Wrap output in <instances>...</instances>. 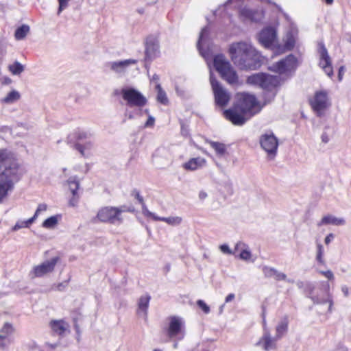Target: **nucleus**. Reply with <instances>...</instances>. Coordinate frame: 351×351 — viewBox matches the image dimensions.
<instances>
[{
    "instance_id": "obj_38",
    "label": "nucleus",
    "mask_w": 351,
    "mask_h": 351,
    "mask_svg": "<svg viewBox=\"0 0 351 351\" xmlns=\"http://www.w3.org/2000/svg\"><path fill=\"white\" fill-rule=\"evenodd\" d=\"M58 223V219L56 216H51L45 219L43 223V226L45 228H53Z\"/></svg>"
},
{
    "instance_id": "obj_40",
    "label": "nucleus",
    "mask_w": 351,
    "mask_h": 351,
    "mask_svg": "<svg viewBox=\"0 0 351 351\" xmlns=\"http://www.w3.org/2000/svg\"><path fill=\"white\" fill-rule=\"evenodd\" d=\"M13 332V328H12V326L11 324H10L9 323H5L1 330V334L0 335H6V338H8V336L10 334H12Z\"/></svg>"
},
{
    "instance_id": "obj_10",
    "label": "nucleus",
    "mask_w": 351,
    "mask_h": 351,
    "mask_svg": "<svg viewBox=\"0 0 351 351\" xmlns=\"http://www.w3.org/2000/svg\"><path fill=\"white\" fill-rule=\"evenodd\" d=\"M210 82L214 93L216 105L220 107L226 106L230 99V93L214 77L212 73H210Z\"/></svg>"
},
{
    "instance_id": "obj_49",
    "label": "nucleus",
    "mask_w": 351,
    "mask_h": 351,
    "mask_svg": "<svg viewBox=\"0 0 351 351\" xmlns=\"http://www.w3.org/2000/svg\"><path fill=\"white\" fill-rule=\"evenodd\" d=\"M132 195L135 197V198L138 201L140 204H143L144 202L143 197L140 195L139 191L136 189H134L132 192Z\"/></svg>"
},
{
    "instance_id": "obj_14",
    "label": "nucleus",
    "mask_w": 351,
    "mask_h": 351,
    "mask_svg": "<svg viewBox=\"0 0 351 351\" xmlns=\"http://www.w3.org/2000/svg\"><path fill=\"white\" fill-rule=\"evenodd\" d=\"M318 53L319 55V66L328 76H332L333 69L331 59L324 44L322 42L318 43Z\"/></svg>"
},
{
    "instance_id": "obj_50",
    "label": "nucleus",
    "mask_w": 351,
    "mask_h": 351,
    "mask_svg": "<svg viewBox=\"0 0 351 351\" xmlns=\"http://www.w3.org/2000/svg\"><path fill=\"white\" fill-rule=\"evenodd\" d=\"M319 272L328 280H332L334 278L333 273L330 270L319 271Z\"/></svg>"
},
{
    "instance_id": "obj_37",
    "label": "nucleus",
    "mask_w": 351,
    "mask_h": 351,
    "mask_svg": "<svg viewBox=\"0 0 351 351\" xmlns=\"http://www.w3.org/2000/svg\"><path fill=\"white\" fill-rule=\"evenodd\" d=\"M9 71L15 75H19L24 71V66L20 62L16 61L14 64L9 65Z\"/></svg>"
},
{
    "instance_id": "obj_26",
    "label": "nucleus",
    "mask_w": 351,
    "mask_h": 351,
    "mask_svg": "<svg viewBox=\"0 0 351 351\" xmlns=\"http://www.w3.org/2000/svg\"><path fill=\"white\" fill-rule=\"evenodd\" d=\"M52 330L59 335H62L68 327V324L63 320H53L50 323Z\"/></svg>"
},
{
    "instance_id": "obj_29",
    "label": "nucleus",
    "mask_w": 351,
    "mask_h": 351,
    "mask_svg": "<svg viewBox=\"0 0 351 351\" xmlns=\"http://www.w3.org/2000/svg\"><path fill=\"white\" fill-rule=\"evenodd\" d=\"M21 97L20 93L13 90L10 91L5 97L1 99V104H12L17 101Z\"/></svg>"
},
{
    "instance_id": "obj_27",
    "label": "nucleus",
    "mask_w": 351,
    "mask_h": 351,
    "mask_svg": "<svg viewBox=\"0 0 351 351\" xmlns=\"http://www.w3.org/2000/svg\"><path fill=\"white\" fill-rule=\"evenodd\" d=\"M235 250H241L239 257L241 259L244 261H249L251 258L252 254L248 249V247L242 242H239L236 244Z\"/></svg>"
},
{
    "instance_id": "obj_58",
    "label": "nucleus",
    "mask_w": 351,
    "mask_h": 351,
    "mask_svg": "<svg viewBox=\"0 0 351 351\" xmlns=\"http://www.w3.org/2000/svg\"><path fill=\"white\" fill-rule=\"evenodd\" d=\"M125 117H128L129 119H132L134 118V113L132 112H130L128 110L125 111Z\"/></svg>"
},
{
    "instance_id": "obj_33",
    "label": "nucleus",
    "mask_w": 351,
    "mask_h": 351,
    "mask_svg": "<svg viewBox=\"0 0 351 351\" xmlns=\"http://www.w3.org/2000/svg\"><path fill=\"white\" fill-rule=\"evenodd\" d=\"M155 221H162L171 226H178L181 223L182 219L180 217H154Z\"/></svg>"
},
{
    "instance_id": "obj_57",
    "label": "nucleus",
    "mask_w": 351,
    "mask_h": 351,
    "mask_svg": "<svg viewBox=\"0 0 351 351\" xmlns=\"http://www.w3.org/2000/svg\"><path fill=\"white\" fill-rule=\"evenodd\" d=\"M207 193L204 191H202L199 193V198L201 200L205 199L207 197Z\"/></svg>"
},
{
    "instance_id": "obj_36",
    "label": "nucleus",
    "mask_w": 351,
    "mask_h": 351,
    "mask_svg": "<svg viewBox=\"0 0 351 351\" xmlns=\"http://www.w3.org/2000/svg\"><path fill=\"white\" fill-rule=\"evenodd\" d=\"M67 183L73 195L75 196L77 195V191L78 190L80 186V183L79 181L77 180V177L73 176L69 178V180H67Z\"/></svg>"
},
{
    "instance_id": "obj_34",
    "label": "nucleus",
    "mask_w": 351,
    "mask_h": 351,
    "mask_svg": "<svg viewBox=\"0 0 351 351\" xmlns=\"http://www.w3.org/2000/svg\"><path fill=\"white\" fill-rule=\"evenodd\" d=\"M29 32V26L22 25L18 27L14 34L15 38L18 40H23Z\"/></svg>"
},
{
    "instance_id": "obj_9",
    "label": "nucleus",
    "mask_w": 351,
    "mask_h": 351,
    "mask_svg": "<svg viewBox=\"0 0 351 351\" xmlns=\"http://www.w3.org/2000/svg\"><path fill=\"white\" fill-rule=\"evenodd\" d=\"M310 105L318 117H321L324 111L330 106V102L326 90H318L309 101Z\"/></svg>"
},
{
    "instance_id": "obj_32",
    "label": "nucleus",
    "mask_w": 351,
    "mask_h": 351,
    "mask_svg": "<svg viewBox=\"0 0 351 351\" xmlns=\"http://www.w3.org/2000/svg\"><path fill=\"white\" fill-rule=\"evenodd\" d=\"M288 329V321L285 318L282 320L276 326L275 337L280 339L287 332Z\"/></svg>"
},
{
    "instance_id": "obj_43",
    "label": "nucleus",
    "mask_w": 351,
    "mask_h": 351,
    "mask_svg": "<svg viewBox=\"0 0 351 351\" xmlns=\"http://www.w3.org/2000/svg\"><path fill=\"white\" fill-rule=\"evenodd\" d=\"M141 206H142V213L143 214L146 216V217H152L153 219H154V217H158L157 215H156L154 213L150 212L146 205L145 204L144 202H143V204H141Z\"/></svg>"
},
{
    "instance_id": "obj_25",
    "label": "nucleus",
    "mask_w": 351,
    "mask_h": 351,
    "mask_svg": "<svg viewBox=\"0 0 351 351\" xmlns=\"http://www.w3.org/2000/svg\"><path fill=\"white\" fill-rule=\"evenodd\" d=\"M332 224L335 226H341L345 224V220L343 218H337L335 216L328 215L324 216L322 220L317 223L318 226L323 225Z\"/></svg>"
},
{
    "instance_id": "obj_17",
    "label": "nucleus",
    "mask_w": 351,
    "mask_h": 351,
    "mask_svg": "<svg viewBox=\"0 0 351 351\" xmlns=\"http://www.w3.org/2000/svg\"><path fill=\"white\" fill-rule=\"evenodd\" d=\"M160 53L159 43L156 38L149 36L145 40V60H152Z\"/></svg>"
},
{
    "instance_id": "obj_42",
    "label": "nucleus",
    "mask_w": 351,
    "mask_h": 351,
    "mask_svg": "<svg viewBox=\"0 0 351 351\" xmlns=\"http://www.w3.org/2000/svg\"><path fill=\"white\" fill-rule=\"evenodd\" d=\"M71 0H58L59 7L58 10V14L59 15L64 9L68 7L69 2Z\"/></svg>"
},
{
    "instance_id": "obj_56",
    "label": "nucleus",
    "mask_w": 351,
    "mask_h": 351,
    "mask_svg": "<svg viewBox=\"0 0 351 351\" xmlns=\"http://www.w3.org/2000/svg\"><path fill=\"white\" fill-rule=\"evenodd\" d=\"M274 5L278 8V10L281 12L284 16L285 17V19L289 21V16L287 15V14L283 12L282 11V9L281 8V7L276 3H274Z\"/></svg>"
},
{
    "instance_id": "obj_41",
    "label": "nucleus",
    "mask_w": 351,
    "mask_h": 351,
    "mask_svg": "<svg viewBox=\"0 0 351 351\" xmlns=\"http://www.w3.org/2000/svg\"><path fill=\"white\" fill-rule=\"evenodd\" d=\"M197 305L204 311V313L208 314L210 313V307L202 300L197 301Z\"/></svg>"
},
{
    "instance_id": "obj_52",
    "label": "nucleus",
    "mask_w": 351,
    "mask_h": 351,
    "mask_svg": "<svg viewBox=\"0 0 351 351\" xmlns=\"http://www.w3.org/2000/svg\"><path fill=\"white\" fill-rule=\"evenodd\" d=\"M334 238V234L332 233H330L329 234H328L325 239H324V242L326 245L329 244L331 241Z\"/></svg>"
},
{
    "instance_id": "obj_61",
    "label": "nucleus",
    "mask_w": 351,
    "mask_h": 351,
    "mask_svg": "<svg viewBox=\"0 0 351 351\" xmlns=\"http://www.w3.org/2000/svg\"><path fill=\"white\" fill-rule=\"evenodd\" d=\"M46 345L47 347H49L51 349H55L59 346V343H47Z\"/></svg>"
},
{
    "instance_id": "obj_3",
    "label": "nucleus",
    "mask_w": 351,
    "mask_h": 351,
    "mask_svg": "<svg viewBox=\"0 0 351 351\" xmlns=\"http://www.w3.org/2000/svg\"><path fill=\"white\" fill-rule=\"evenodd\" d=\"M213 64L222 78L227 81L228 83L230 84H235L238 82L237 72L233 69L231 64L223 55H216L213 59Z\"/></svg>"
},
{
    "instance_id": "obj_6",
    "label": "nucleus",
    "mask_w": 351,
    "mask_h": 351,
    "mask_svg": "<svg viewBox=\"0 0 351 351\" xmlns=\"http://www.w3.org/2000/svg\"><path fill=\"white\" fill-rule=\"evenodd\" d=\"M234 106L243 114H246L249 117L258 113L261 110L256 97L247 93L241 94Z\"/></svg>"
},
{
    "instance_id": "obj_16",
    "label": "nucleus",
    "mask_w": 351,
    "mask_h": 351,
    "mask_svg": "<svg viewBox=\"0 0 351 351\" xmlns=\"http://www.w3.org/2000/svg\"><path fill=\"white\" fill-rule=\"evenodd\" d=\"M184 322L181 317L172 316L169 317V324L167 329V334L170 338L176 337L181 335L180 339L184 337L183 331Z\"/></svg>"
},
{
    "instance_id": "obj_55",
    "label": "nucleus",
    "mask_w": 351,
    "mask_h": 351,
    "mask_svg": "<svg viewBox=\"0 0 351 351\" xmlns=\"http://www.w3.org/2000/svg\"><path fill=\"white\" fill-rule=\"evenodd\" d=\"M235 298V295L234 293H230L228 294L226 299H225V302L226 303H228L230 302H231L232 300H233Z\"/></svg>"
},
{
    "instance_id": "obj_18",
    "label": "nucleus",
    "mask_w": 351,
    "mask_h": 351,
    "mask_svg": "<svg viewBox=\"0 0 351 351\" xmlns=\"http://www.w3.org/2000/svg\"><path fill=\"white\" fill-rule=\"evenodd\" d=\"M225 117L230 121L234 125H242L250 118L245 117L246 114H243L236 106L232 108L226 110L223 112Z\"/></svg>"
},
{
    "instance_id": "obj_11",
    "label": "nucleus",
    "mask_w": 351,
    "mask_h": 351,
    "mask_svg": "<svg viewBox=\"0 0 351 351\" xmlns=\"http://www.w3.org/2000/svg\"><path fill=\"white\" fill-rule=\"evenodd\" d=\"M298 65L297 58L292 54L288 55L278 62L271 64L269 69L270 71L279 74H285L296 69Z\"/></svg>"
},
{
    "instance_id": "obj_63",
    "label": "nucleus",
    "mask_w": 351,
    "mask_h": 351,
    "mask_svg": "<svg viewBox=\"0 0 351 351\" xmlns=\"http://www.w3.org/2000/svg\"><path fill=\"white\" fill-rule=\"evenodd\" d=\"M176 90L177 94L179 95L180 96L183 97L184 95V91L182 90H180V88L178 87H176Z\"/></svg>"
},
{
    "instance_id": "obj_19",
    "label": "nucleus",
    "mask_w": 351,
    "mask_h": 351,
    "mask_svg": "<svg viewBox=\"0 0 351 351\" xmlns=\"http://www.w3.org/2000/svg\"><path fill=\"white\" fill-rule=\"evenodd\" d=\"M278 340L276 337H271L269 330L265 328L263 336L256 345L262 348L265 351H269L276 349Z\"/></svg>"
},
{
    "instance_id": "obj_62",
    "label": "nucleus",
    "mask_w": 351,
    "mask_h": 351,
    "mask_svg": "<svg viewBox=\"0 0 351 351\" xmlns=\"http://www.w3.org/2000/svg\"><path fill=\"white\" fill-rule=\"evenodd\" d=\"M83 145L84 146L85 149H90L93 147V143L91 142H87Z\"/></svg>"
},
{
    "instance_id": "obj_47",
    "label": "nucleus",
    "mask_w": 351,
    "mask_h": 351,
    "mask_svg": "<svg viewBox=\"0 0 351 351\" xmlns=\"http://www.w3.org/2000/svg\"><path fill=\"white\" fill-rule=\"evenodd\" d=\"M219 249L224 254H232V250L230 249L229 246L226 244L221 245L219 246Z\"/></svg>"
},
{
    "instance_id": "obj_46",
    "label": "nucleus",
    "mask_w": 351,
    "mask_h": 351,
    "mask_svg": "<svg viewBox=\"0 0 351 351\" xmlns=\"http://www.w3.org/2000/svg\"><path fill=\"white\" fill-rule=\"evenodd\" d=\"M88 136H89V134H88V132H84V131H78L76 133V137L78 140L86 139L88 137Z\"/></svg>"
},
{
    "instance_id": "obj_30",
    "label": "nucleus",
    "mask_w": 351,
    "mask_h": 351,
    "mask_svg": "<svg viewBox=\"0 0 351 351\" xmlns=\"http://www.w3.org/2000/svg\"><path fill=\"white\" fill-rule=\"evenodd\" d=\"M208 143L215 151L216 154L218 156L222 157L226 154V147L225 144H223L222 143H219V142L212 141H208Z\"/></svg>"
},
{
    "instance_id": "obj_31",
    "label": "nucleus",
    "mask_w": 351,
    "mask_h": 351,
    "mask_svg": "<svg viewBox=\"0 0 351 351\" xmlns=\"http://www.w3.org/2000/svg\"><path fill=\"white\" fill-rule=\"evenodd\" d=\"M209 29L207 27H204L199 34V40L197 41V47L200 54L204 58L206 57V53L202 49V44L204 41L205 37L208 36Z\"/></svg>"
},
{
    "instance_id": "obj_13",
    "label": "nucleus",
    "mask_w": 351,
    "mask_h": 351,
    "mask_svg": "<svg viewBox=\"0 0 351 351\" xmlns=\"http://www.w3.org/2000/svg\"><path fill=\"white\" fill-rule=\"evenodd\" d=\"M59 260L58 257H53L50 260H47L40 265L33 267L29 275L32 278L43 277L45 275L53 271Z\"/></svg>"
},
{
    "instance_id": "obj_24",
    "label": "nucleus",
    "mask_w": 351,
    "mask_h": 351,
    "mask_svg": "<svg viewBox=\"0 0 351 351\" xmlns=\"http://www.w3.org/2000/svg\"><path fill=\"white\" fill-rule=\"evenodd\" d=\"M150 299V295L145 294L139 298L138 302L137 314L139 316H142L145 319H147V309L149 307Z\"/></svg>"
},
{
    "instance_id": "obj_44",
    "label": "nucleus",
    "mask_w": 351,
    "mask_h": 351,
    "mask_svg": "<svg viewBox=\"0 0 351 351\" xmlns=\"http://www.w3.org/2000/svg\"><path fill=\"white\" fill-rule=\"evenodd\" d=\"M68 283H69V282L67 280H66L62 282L58 283L57 285H54L53 289H55L56 290H58L59 291H62L68 286Z\"/></svg>"
},
{
    "instance_id": "obj_21",
    "label": "nucleus",
    "mask_w": 351,
    "mask_h": 351,
    "mask_svg": "<svg viewBox=\"0 0 351 351\" xmlns=\"http://www.w3.org/2000/svg\"><path fill=\"white\" fill-rule=\"evenodd\" d=\"M240 16L245 21L260 22L264 16V12L261 10H253L244 7L240 10Z\"/></svg>"
},
{
    "instance_id": "obj_5",
    "label": "nucleus",
    "mask_w": 351,
    "mask_h": 351,
    "mask_svg": "<svg viewBox=\"0 0 351 351\" xmlns=\"http://www.w3.org/2000/svg\"><path fill=\"white\" fill-rule=\"evenodd\" d=\"M249 84L258 86L263 89L270 90L277 86L279 83V77L264 73L253 74L247 78Z\"/></svg>"
},
{
    "instance_id": "obj_64",
    "label": "nucleus",
    "mask_w": 351,
    "mask_h": 351,
    "mask_svg": "<svg viewBox=\"0 0 351 351\" xmlns=\"http://www.w3.org/2000/svg\"><path fill=\"white\" fill-rule=\"evenodd\" d=\"M151 80H152V81H153V82H158V80H159V76H158V75H156V74H154V75L152 76V77Z\"/></svg>"
},
{
    "instance_id": "obj_28",
    "label": "nucleus",
    "mask_w": 351,
    "mask_h": 351,
    "mask_svg": "<svg viewBox=\"0 0 351 351\" xmlns=\"http://www.w3.org/2000/svg\"><path fill=\"white\" fill-rule=\"evenodd\" d=\"M297 29L294 27H291V30L287 33L285 36V45L287 49L290 50L294 47Z\"/></svg>"
},
{
    "instance_id": "obj_60",
    "label": "nucleus",
    "mask_w": 351,
    "mask_h": 351,
    "mask_svg": "<svg viewBox=\"0 0 351 351\" xmlns=\"http://www.w3.org/2000/svg\"><path fill=\"white\" fill-rule=\"evenodd\" d=\"M322 141L324 143H328V141H329V138H328V135H327V134H326V133H323V134H322Z\"/></svg>"
},
{
    "instance_id": "obj_8",
    "label": "nucleus",
    "mask_w": 351,
    "mask_h": 351,
    "mask_svg": "<svg viewBox=\"0 0 351 351\" xmlns=\"http://www.w3.org/2000/svg\"><path fill=\"white\" fill-rule=\"evenodd\" d=\"M121 95L126 105L128 107H136L141 108L146 105V97L138 90L134 88L125 87L123 88L121 91Z\"/></svg>"
},
{
    "instance_id": "obj_35",
    "label": "nucleus",
    "mask_w": 351,
    "mask_h": 351,
    "mask_svg": "<svg viewBox=\"0 0 351 351\" xmlns=\"http://www.w3.org/2000/svg\"><path fill=\"white\" fill-rule=\"evenodd\" d=\"M156 88L158 90L157 100L162 104L166 105L168 104L169 100L167 97L166 93L162 90L160 84H157Z\"/></svg>"
},
{
    "instance_id": "obj_22",
    "label": "nucleus",
    "mask_w": 351,
    "mask_h": 351,
    "mask_svg": "<svg viewBox=\"0 0 351 351\" xmlns=\"http://www.w3.org/2000/svg\"><path fill=\"white\" fill-rule=\"evenodd\" d=\"M206 160L202 157L192 158L182 165V167L186 171H195L204 167Z\"/></svg>"
},
{
    "instance_id": "obj_7",
    "label": "nucleus",
    "mask_w": 351,
    "mask_h": 351,
    "mask_svg": "<svg viewBox=\"0 0 351 351\" xmlns=\"http://www.w3.org/2000/svg\"><path fill=\"white\" fill-rule=\"evenodd\" d=\"M125 211H127L125 206L119 208L106 206L99 210L97 218L101 222H108L110 223H121L122 218L121 217V214ZM128 211H132V210L128 209Z\"/></svg>"
},
{
    "instance_id": "obj_2",
    "label": "nucleus",
    "mask_w": 351,
    "mask_h": 351,
    "mask_svg": "<svg viewBox=\"0 0 351 351\" xmlns=\"http://www.w3.org/2000/svg\"><path fill=\"white\" fill-rule=\"evenodd\" d=\"M229 53L234 64L241 70H256L261 64L260 53L250 43H232Z\"/></svg>"
},
{
    "instance_id": "obj_23",
    "label": "nucleus",
    "mask_w": 351,
    "mask_h": 351,
    "mask_svg": "<svg viewBox=\"0 0 351 351\" xmlns=\"http://www.w3.org/2000/svg\"><path fill=\"white\" fill-rule=\"evenodd\" d=\"M262 271L265 278H274L276 281L287 280V275L274 267L264 266Z\"/></svg>"
},
{
    "instance_id": "obj_15",
    "label": "nucleus",
    "mask_w": 351,
    "mask_h": 351,
    "mask_svg": "<svg viewBox=\"0 0 351 351\" xmlns=\"http://www.w3.org/2000/svg\"><path fill=\"white\" fill-rule=\"evenodd\" d=\"M260 43L266 48H271L274 46L276 40V31L272 27L264 28L258 35Z\"/></svg>"
},
{
    "instance_id": "obj_45",
    "label": "nucleus",
    "mask_w": 351,
    "mask_h": 351,
    "mask_svg": "<svg viewBox=\"0 0 351 351\" xmlns=\"http://www.w3.org/2000/svg\"><path fill=\"white\" fill-rule=\"evenodd\" d=\"M75 149H77L82 156L84 157H86V154L85 152V147L83 145H81V144H79V143H76L75 145Z\"/></svg>"
},
{
    "instance_id": "obj_39",
    "label": "nucleus",
    "mask_w": 351,
    "mask_h": 351,
    "mask_svg": "<svg viewBox=\"0 0 351 351\" xmlns=\"http://www.w3.org/2000/svg\"><path fill=\"white\" fill-rule=\"evenodd\" d=\"M317 256H316V259L317 261L321 263V264H324V261L323 259V254H324V247H323V245L320 243H318L317 245Z\"/></svg>"
},
{
    "instance_id": "obj_1",
    "label": "nucleus",
    "mask_w": 351,
    "mask_h": 351,
    "mask_svg": "<svg viewBox=\"0 0 351 351\" xmlns=\"http://www.w3.org/2000/svg\"><path fill=\"white\" fill-rule=\"evenodd\" d=\"M19 165L13 155L0 149V203L3 202L19 180Z\"/></svg>"
},
{
    "instance_id": "obj_20",
    "label": "nucleus",
    "mask_w": 351,
    "mask_h": 351,
    "mask_svg": "<svg viewBox=\"0 0 351 351\" xmlns=\"http://www.w3.org/2000/svg\"><path fill=\"white\" fill-rule=\"evenodd\" d=\"M136 62V60L128 59L120 61L110 62H108L106 65L114 73L122 75L125 73L130 65L135 64Z\"/></svg>"
},
{
    "instance_id": "obj_12",
    "label": "nucleus",
    "mask_w": 351,
    "mask_h": 351,
    "mask_svg": "<svg viewBox=\"0 0 351 351\" xmlns=\"http://www.w3.org/2000/svg\"><path fill=\"white\" fill-rule=\"evenodd\" d=\"M261 147L267 153L270 159L274 158L276 155L278 147V141L275 135L272 133H266L260 138Z\"/></svg>"
},
{
    "instance_id": "obj_4",
    "label": "nucleus",
    "mask_w": 351,
    "mask_h": 351,
    "mask_svg": "<svg viewBox=\"0 0 351 351\" xmlns=\"http://www.w3.org/2000/svg\"><path fill=\"white\" fill-rule=\"evenodd\" d=\"M329 288L328 283H326L319 291H316L315 286L309 284L307 286V293L314 304H324L328 303V312L331 313L332 311L333 300L329 292Z\"/></svg>"
},
{
    "instance_id": "obj_51",
    "label": "nucleus",
    "mask_w": 351,
    "mask_h": 351,
    "mask_svg": "<svg viewBox=\"0 0 351 351\" xmlns=\"http://www.w3.org/2000/svg\"><path fill=\"white\" fill-rule=\"evenodd\" d=\"M9 343L6 335H0V348H4Z\"/></svg>"
},
{
    "instance_id": "obj_48",
    "label": "nucleus",
    "mask_w": 351,
    "mask_h": 351,
    "mask_svg": "<svg viewBox=\"0 0 351 351\" xmlns=\"http://www.w3.org/2000/svg\"><path fill=\"white\" fill-rule=\"evenodd\" d=\"M47 206L45 204H40L38 206V208L35 212V215L38 216L41 212H44L47 210Z\"/></svg>"
},
{
    "instance_id": "obj_54",
    "label": "nucleus",
    "mask_w": 351,
    "mask_h": 351,
    "mask_svg": "<svg viewBox=\"0 0 351 351\" xmlns=\"http://www.w3.org/2000/svg\"><path fill=\"white\" fill-rule=\"evenodd\" d=\"M154 123V119L152 117H149L147 121H146L145 126L149 127L152 126Z\"/></svg>"
},
{
    "instance_id": "obj_53",
    "label": "nucleus",
    "mask_w": 351,
    "mask_h": 351,
    "mask_svg": "<svg viewBox=\"0 0 351 351\" xmlns=\"http://www.w3.org/2000/svg\"><path fill=\"white\" fill-rule=\"evenodd\" d=\"M77 202H78V197H77L76 195L75 196L73 195V197L69 201V204L71 206H75L77 204Z\"/></svg>"
},
{
    "instance_id": "obj_59",
    "label": "nucleus",
    "mask_w": 351,
    "mask_h": 351,
    "mask_svg": "<svg viewBox=\"0 0 351 351\" xmlns=\"http://www.w3.org/2000/svg\"><path fill=\"white\" fill-rule=\"evenodd\" d=\"M341 291L343 293L344 295L346 297H348V295H349V293H348V287L347 286H343L341 287Z\"/></svg>"
}]
</instances>
